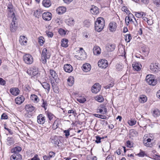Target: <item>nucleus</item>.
Returning a JSON list of instances; mask_svg holds the SVG:
<instances>
[{
  "label": "nucleus",
  "mask_w": 160,
  "mask_h": 160,
  "mask_svg": "<svg viewBox=\"0 0 160 160\" xmlns=\"http://www.w3.org/2000/svg\"><path fill=\"white\" fill-rule=\"evenodd\" d=\"M104 20L103 18L99 17L97 18L95 23V29L98 32L101 31L104 26Z\"/></svg>",
  "instance_id": "nucleus-1"
},
{
  "label": "nucleus",
  "mask_w": 160,
  "mask_h": 160,
  "mask_svg": "<svg viewBox=\"0 0 160 160\" xmlns=\"http://www.w3.org/2000/svg\"><path fill=\"white\" fill-rule=\"evenodd\" d=\"M50 56L51 54L49 50L46 48H44L41 54V61L42 62L43 64L46 63L47 62V59H49Z\"/></svg>",
  "instance_id": "nucleus-2"
},
{
  "label": "nucleus",
  "mask_w": 160,
  "mask_h": 160,
  "mask_svg": "<svg viewBox=\"0 0 160 160\" xmlns=\"http://www.w3.org/2000/svg\"><path fill=\"white\" fill-rule=\"evenodd\" d=\"M77 52L78 54L76 55L75 57L79 60H82L86 58V54L82 48H78Z\"/></svg>",
  "instance_id": "nucleus-3"
},
{
  "label": "nucleus",
  "mask_w": 160,
  "mask_h": 160,
  "mask_svg": "<svg viewBox=\"0 0 160 160\" xmlns=\"http://www.w3.org/2000/svg\"><path fill=\"white\" fill-rule=\"evenodd\" d=\"M147 82L150 85L154 86L157 83V80L155 79L154 76L152 75H148L146 78Z\"/></svg>",
  "instance_id": "nucleus-4"
},
{
  "label": "nucleus",
  "mask_w": 160,
  "mask_h": 160,
  "mask_svg": "<svg viewBox=\"0 0 160 160\" xmlns=\"http://www.w3.org/2000/svg\"><path fill=\"white\" fill-rule=\"evenodd\" d=\"M12 18V22L10 25V29L12 32H14L17 29V25L16 23V18L15 14L13 13Z\"/></svg>",
  "instance_id": "nucleus-5"
},
{
  "label": "nucleus",
  "mask_w": 160,
  "mask_h": 160,
  "mask_svg": "<svg viewBox=\"0 0 160 160\" xmlns=\"http://www.w3.org/2000/svg\"><path fill=\"white\" fill-rule=\"evenodd\" d=\"M23 59L24 62L27 64H31L33 62L32 57L29 54L24 55L23 56Z\"/></svg>",
  "instance_id": "nucleus-6"
},
{
  "label": "nucleus",
  "mask_w": 160,
  "mask_h": 160,
  "mask_svg": "<svg viewBox=\"0 0 160 160\" xmlns=\"http://www.w3.org/2000/svg\"><path fill=\"white\" fill-rule=\"evenodd\" d=\"M97 111V112L103 114H106L108 112L106 106L103 104L100 105L98 107Z\"/></svg>",
  "instance_id": "nucleus-7"
},
{
  "label": "nucleus",
  "mask_w": 160,
  "mask_h": 160,
  "mask_svg": "<svg viewBox=\"0 0 160 160\" xmlns=\"http://www.w3.org/2000/svg\"><path fill=\"white\" fill-rule=\"evenodd\" d=\"M98 66L102 68H106L108 65L107 61L105 59H100L98 62Z\"/></svg>",
  "instance_id": "nucleus-8"
},
{
  "label": "nucleus",
  "mask_w": 160,
  "mask_h": 160,
  "mask_svg": "<svg viewBox=\"0 0 160 160\" xmlns=\"http://www.w3.org/2000/svg\"><path fill=\"white\" fill-rule=\"evenodd\" d=\"M27 72L32 77L35 76L38 73V69L37 67L30 68L28 70Z\"/></svg>",
  "instance_id": "nucleus-9"
},
{
  "label": "nucleus",
  "mask_w": 160,
  "mask_h": 160,
  "mask_svg": "<svg viewBox=\"0 0 160 160\" xmlns=\"http://www.w3.org/2000/svg\"><path fill=\"white\" fill-rule=\"evenodd\" d=\"M101 89V87L99 83H96L94 84L92 88V93H96L98 92Z\"/></svg>",
  "instance_id": "nucleus-10"
},
{
  "label": "nucleus",
  "mask_w": 160,
  "mask_h": 160,
  "mask_svg": "<svg viewBox=\"0 0 160 160\" xmlns=\"http://www.w3.org/2000/svg\"><path fill=\"white\" fill-rule=\"evenodd\" d=\"M151 139L150 138L147 139L145 137L143 138V143L144 145L146 147H152L153 146L152 143L151 142Z\"/></svg>",
  "instance_id": "nucleus-11"
},
{
  "label": "nucleus",
  "mask_w": 160,
  "mask_h": 160,
  "mask_svg": "<svg viewBox=\"0 0 160 160\" xmlns=\"http://www.w3.org/2000/svg\"><path fill=\"white\" fill-rule=\"evenodd\" d=\"M51 139V142L54 144L55 147H57V146H59V144L60 142V140L58 138V137L55 136L53 137H52Z\"/></svg>",
  "instance_id": "nucleus-12"
},
{
  "label": "nucleus",
  "mask_w": 160,
  "mask_h": 160,
  "mask_svg": "<svg viewBox=\"0 0 160 160\" xmlns=\"http://www.w3.org/2000/svg\"><path fill=\"white\" fill-rule=\"evenodd\" d=\"M52 14L49 12H46L43 13L42 18L46 21H49L52 18Z\"/></svg>",
  "instance_id": "nucleus-13"
},
{
  "label": "nucleus",
  "mask_w": 160,
  "mask_h": 160,
  "mask_svg": "<svg viewBox=\"0 0 160 160\" xmlns=\"http://www.w3.org/2000/svg\"><path fill=\"white\" fill-rule=\"evenodd\" d=\"M150 68L152 71L154 72H158L159 69V67L158 64L154 63H152L150 64Z\"/></svg>",
  "instance_id": "nucleus-14"
},
{
  "label": "nucleus",
  "mask_w": 160,
  "mask_h": 160,
  "mask_svg": "<svg viewBox=\"0 0 160 160\" xmlns=\"http://www.w3.org/2000/svg\"><path fill=\"white\" fill-rule=\"evenodd\" d=\"M37 122L39 124H42L44 123L45 121L44 116L42 114H40L37 116Z\"/></svg>",
  "instance_id": "nucleus-15"
},
{
  "label": "nucleus",
  "mask_w": 160,
  "mask_h": 160,
  "mask_svg": "<svg viewBox=\"0 0 160 160\" xmlns=\"http://www.w3.org/2000/svg\"><path fill=\"white\" fill-rule=\"evenodd\" d=\"M134 17L133 15L131 13H129L128 16L126 17L125 21L127 25H128L130 23H131Z\"/></svg>",
  "instance_id": "nucleus-16"
},
{
  "label": "nucleus",
  "mask_w": 160,
  "mask_h": 160,
  "mask_svg": "<svg viewBox=\"0 0 160 160\" xmlns=\"http://www.w3.org/2000/svg\"><path fill=\"white\" fill-rule=\"evenodd\" d=\"M22 156L19 153H14L10 157L11 160H21Z\"/></svg>",
  "instance_id": "nucleus-17"
},
{
  "label": "nucleus",
  "mask_w": 160,
  "mask_h": 160,
  "mask_svg": "<svg viewBox=\"0 0 160 160\" xmlns=\"http://www.w3.org/2000/svg\"><path fill=\"white\" fill-rule=\"evenodd\" d=\"M83 71L86 72H88L90 71L91 69V65L88 63H85L83 65L82 67Z\"/></svg>",
  "instance_id": "nucleus-18"
},
{
  "label": "nucleus",
  "mask_w": 160,
  "mask_h": 160,
  "mask_svg": "<svg viewBox=\"0 0 160 160\" xmlns=\"http://www.w3.org/2000/svg\"><path fill=\"white\" fill-rule=\"evenodd\" d=\"M90 12L93 15H97L99 13V10L98 8L94 6H92L90 9Z\"/></svg>",
  "instance_id": "nucleus-19"
},
{
  "label": "nucleus",
  "mask_w": 160,
  "mask_h": 160,
  "mask_svg": "<svg viewBox=\"0 0 160 160\" xmlns=\"http://www.w3.org/2000/svg\"><path fill=\"white\" fill-rule=\"evenodd\" d=\"M64 69L66 72L70 73L72 71L73 68L70 64H67L64 65Z\"/></svg>",
  "instance_id": "nucleus-20"
},
{
  "label": "nucleus",
  "mask_w": 160,
  "mask_h": 160,
  "mask_svg": "<svg viewBox=\"0 0 160 160\" xmlns=\"http://www.w3.org/2000/svg\"><path fill=\"white\" fill-rule=\"evenodd\" d=\"M147 121L148 120L146 119H142L140 120L138 123L139 125L141 127H146L147 124Z\"/></svg>",
  "instance_id": "nucleus-21"
},
{
  "label": "nucleus",
  "mask_w": 160,
  "mask_h": 160,
  "mask_svg": "<svg viewBox=\"0 0 160 160\" xmlns=\"http://www.w3.org/2000/svg\"><path fill=\"white\" fill-rule=\"evenodd\" d=\"M117 27V24L116 22H112L109 24V29L111 32L115 31Z\"/></svg>",
  "instance_id": "nucleus-22"
},
{
  "label": "nucleus",
  "mask_w": 160,
  "mask_h": 160,
  "mask_svg": "<svg viewBox=\"0 0 160 160\" xmlns=\"http://www.w3.org/2000/svg\"><path fill=\"white\" fill-rule=\"evenodd\" d=\"M20 91L16 88H12L10 89V93L13 95L17 96L19 94Z\"/></svg>",
  "instance_id": "nucleus-23"
},
{
  "label": "nucleus",
  "mask_w": 160,
  "mask_h": 160,
  "mask_svg": "<svg viewBox=\"0 0 160 160\" xmlns=\"http://www.w3.org/2000/svg\"><path fill=\"white\" fill-rule=\"evenodd\" d=\"M24 100V98L23 96H20L18 97L15 99V101L17 104H20L22 103Z\"/></svg>",
  "instance_id": "nucleus-24"
},
{
  "label": "nucleus",
  "mask_w": 160,
  "mask_h": 160,
  "mask_svg": "<svg viewBox=\"0 0 160 160\" xmlns=\"http://www.w3.org/2000/svg\"><path fill=\"white\" fill-rule=\"evenodd\" d=\"M66 10V8L63 6L59 7L57 9V12L59 14H61L65 13Z\"/></svg>",
  "instance_id": "nucleus-25"
},
{
  "label": "nucleus",
  "mask_w": 160,
  "mask_h": 160,
  "mask_svg": "<svg viewBox=\"0 0 160 160\" xmlns=\"http://www.w3.org/2000/svg\"><path fill=\"white\" fill-rule=\"evenodd\" d=\"M93 54L95 55H99L101 52V50L100 48L98 46H95L93 49Z\"/></svg>",
  "instance_id": "nucleus-26"
},
{
  "label": "nucleus",
  "mask_w": 160,
  "mask_h": 160,
  "mask_svg": "<svg viewBox=\"0 0 160 160\" xmlns=\"http://www.w3.org/2000/svg\"><path fill=\"white\" fill-rule=\"evenodd\" d=\"M26 110L27 112L28 113L29 112H32L35 110V107L29 104L26 106Z\"/></svg>",
  "instance_id": "nucleus-27"
},
{
  "label": "nucleus",
  "mask_w": 160,
  "mask_h": 160,
  "mask_svg": "<svg viewBox=\"0 0 160 160\" xmlns=\"http://www.w3.org/2000/svg\"><path fill=\"white\" fill-rule=\"evenodd\" d=\"M19 42L21 45H24L27 43V38L24 36H21Z\"/></svg>",
  "instance_id": "nucleus-28"
},
{
  "label": "nucleus",
  "mask_w": 160,
  "mask_h": 160,
  "mask_svg": "<svg viewBox=\"0 0 160 160\" xmlns=\"http://www.w3.org/2000/svg\"><path fill=\"white\" fill-rule=\"evenodd\" d=\"M50 73L51 76L54 79L55 82H57V80H58V79H57L58 75L56 72L52 70H50Z\"/></svg>",
  "instance_id": "nucleus-29"
},
{
  "label": "nucleus",
  "mask_w": 160,
  "mask_h": 160,
  "mask_svg": "<svg viewBox=\"0 0 160 160\" xmlns=\"http://www.w3.org/2000/svg\"><path fill=\"white\" fill-rule=\"evenodd\" d=\"M42 87L46 90L47 92L48 93L50 91V86L49 84L46 82H43L41 83Z\"/></svg>",
  "instance_id": "nucleus-30"
},
{
  "label": "nucleus",
  "mask_w": 160,
  "mask_h": 160,
  "mask_svg": "<svg viewBox=\"0 0 160 160\" xmlns=\"http://www.w3.org/2000/svg\"><path fill=\"white\" fill-rule=\"evenodd\" d=\"M42 4L44 7L46 8L49 7L51 5V2L50 0H43Z\"/></svg>",
  "instance_id": "nucleus-31"
},
{
  "label": "nucleus",
  "mask_w": 160,
  "mask_h": 160,
  "mask_svg": "<svg viewBox=\"0 0 160 160\" xmlns=\"http://www.w3.org/2000/svg\"><path fill=\"white\" fill-rule=\"evenodd\" d=\"M7 144L9 146L12 145L14 143V140L13 138L9 137L7 139Z\"/></svg>",
  "instance_id": "nucleus-32"
},
{
  "label": "nucleus",
  "mask_w": 160,
  "mask_h": 160,
  "mask_svg": "<svg viewBox=\"0 0 160 160\" xmlns=\"http://www.w3.org/2000/svg\"><path fill=\"white\" fill-rule=\"evenodd\" d=\"M140 66H141V65L137 62H133L132 64V66L133 69L137 71L140 69L141 67Z\"/></svg>",
  "instance_id": "nucleus-33"
},
{
  "label": "nucleus",
  "mask_w": 160,
  "mask_h": 160,
  "mask_svg": "<svg viewBox=\"0 0 160 160\" xmlns=\"http://www.w3.org/2000/svg\"><path fill=\"white\" fill-rule=\"evenodd\" d=\"M152 114L154 117H158L160 115V111L157 108L154 109L152 110Z\"/></svg>",
  "instance_id": "nucleus-34"
},
{
  "label": "nucleus",
  "mask_w": 160,
  "mask_h": 160,
  "mask_svg": "<svg viewBox=\"0 0 160 160\" xmlns=\"http://www.w3.org/2000/svg\"><path fill=\"white\" fill-rule=\"evenodd\" d=\"M68 39L64 38L62 39L61 41V46L63 47L66 48L68 47Z\"/></svg>",
  "instance_id": "nucleus-35"
},
{
  "label": "nucleus",
  "mask_w": 160,
  "mask_h": 160,
  "mask_svg": "<svg viewBox=\"0 0 160 160\" xmlns=\"http://www.w3.org/2000/svg\"><path fill=\"white\" fill-rule=\"evenodd\" d=\"M68 84L69 86H72L74 82V78L72 76L69 77L68 79Z\"/></svg>",
  "instance_id": "nucleus-36"
},
{
  "label": "nucleus",
  "mask_w": 160,
  "mask_h": 160,
  "mask_svg": "<svg viewBox=\"0 0 160 160\" xmlns=\"http://www.w3.org/2000/svg\"><path fill=\"white\" fill-rule=\"evenodd\" d=\"M22 150V148L21 147L18 146L14 148L11 150L12 152L14 153H18Z\"/></svg>",
  "instance_id": "nucleus-37"
},
{
  "label": "nucleus",
  "mask_w": 160,
  "mask_h": 160,
  "mask_svg": "<svg viewBox=\"0 0 160 160\" xmlns=\"http://www.w3.org/2000/svg\"><path fill=\"white\" fill-rule=\"evenodd\" d=\"M107 50L109 52H112L113 51L115 48V46L113 44H109L106 47Z\"/></svg>",
  "instance_id": "nucleus-38"
},
{
  "label": "nucleus",
  "mask_w": 160,
  "mask_h": 160,
  "mask_svg": "<svg viewBox=\"0 0 160 160\" xmlns=\"http://www.w3.org/2000/svg\"><path fill=\"white\" fill-rule=\"evenodd\" d=\"M135 16L139 18H142L143 16L146 15L145 13L143 12H136L135 14Z\"/></svg>",
  "instance_id": "nucleus-39"
},
{
  "label": "nucleus",
  "mask_w": 160,
  "mask_h": 160,
  "mask_svg": "<svg viewBox=\"0 0 160 160\" xmlns=\"http://www.w3.org/2000/svg\"><path fill=\"white\" fill-rule=\"evenodd\" d=\"M30 98L31 100L35 102H38L39 101V99L38 97L34 94L31 95Z\"/></svg>",
  "instance_id": "nucleus-40"
},
{
  "label": "nucleus",
  "mask_w": 160,
  "mask_h": 160,
  "mask_svg": "<svg viewBox=\"0 0 160 160\" xmlns=\"http://www.w3.org/2000/svg\"><path fill=\"white\" fill-rule=\"evenodd\" d=\"M95 99L99 102H102L104 101V98L102 96H97L95 97Z\"/></svg>",
  "instance_id": "nucleus-41"
},
{
  "label": "nucleus",
  "mask_w": 160,
  "mask_h": 160,
  "mask_svg": "<svg viewBox=\"0 0 160 160\" xmlns=\"http://www.w3.org/2000/svg\"><path fill=\"white\" fill-rule=\"evenodd\" d=\"M67 24L69 26L72 25L74 24V20L72 18H69L66 21Z\"/></svg>",
  "instance_id": "nucleus-42"
},
{
  "label": "nucleus",
  "mask_w": 160,
  "mask_h": 160,
  "mask_svg": "<svg viewBox=\"0 0 160 160\" xmlns=\"http://www.w3.org/2000/svg\"><path fill=\"white\" fill-rule=\"evenodd\" d=\"M147 100V98L146 97L142 96L140 97L139 99V101L142 103H144Z\"/></svg>",
  "instance_id": "nucleus-43"
},
{
  "label": "nucleus",
  "mask_w": 160,
  "mask_h": 160,
  "mask_svg": "<svg viewBox=\"0 0 160 160\" xmlns=\"http://www.w3.org/2000/svg\"><path fill=\"white\" fill-rule=\"evenodd\" d=\"M138 20V19L137 20L134 17V18L132 20V21L131 22V24H133L135 27H136L138 26V25L137 21Z\"/></svg>",
  "instance_id": "nucleus-44"
},
{
  "label": "nucleus",
  "mask_w": 160,
  "mask_h": 160,
  "mask_svg": "<svg viewBox=\"0 0 160 160\" xmlns=\"http://www.w3.org/2000/svg\"><path fill=\"white\" fill-rule=\"evenodd\" d=\"M136 121L134 119H131L128 121V124L130 126H133L136 123Z\"/></svg>",
  "instance_id": "nucleus-45"
},
{
  "label": "nucleus",
  "mask_w": 160,
  "mask_h": 160,
  "mask_svg": "<svg viewBox=\"0 0 160 160\" xmlns=\"http://www.w3.org/2000/svg\"><path fill=\"white\" fill-rule=\"evenodd\" d=\"M41 102H42V104L41 105L42 107L44 108L45 110H46L48 106L46 101H45L44 100L42 99V100Z\"/></svg>",
  "instance_id": "nucleus-46"
},
{
  "label": "nucleus",
  "mask_w": 160,
  "mask_h": 160,
  "mask_svg": "<svg viewBox=\"0 0 160 160\" xmlns=\"http://www.w3.org/2000/svg\"><path fill=\"white\" fill-rule=\"evenodd\" d=\"M59 124L57 121H55L53 123L52 126L53 129L54 130L56 129L58 127Z\"/></svg>",
  "instance_id": "nucleus-47"
},
{
  "label": "nucleus",
  "mask_w": 160,
  "mask_h": 160,
  "mask_svg": "<svg viewBox=\"0 0 160 160\" xmlns=\"http://www.w3.org/2000/svg\"><path fill=\"white\" fill-rule=\"evenodd\" d=\"M94 116L96 117L102 119H105L106 118V117L105 115H103L101 114H94Z\"/></svg>",
  "instance_id": "nucleus-48"
},
{
  "label": "nucleus",
  "mask_w": 160,
  "mask_h": 160,
  "mask_svg": "<svg viewBox=\"0 0 160 160\" xmlns=\"http://www.w3.org/2000/svg\"><path fill=\"white\" fill-rule=\"evenodd\" d=\"M59 34L62 36L65 35L66 34V32L62 28H60L58 31Z\"/></svg>",
  "instance_id": "nucleus-49"
},
{
  "label": "nucleus",
  "mask_w": 160,
  "mask_h": 160,
  "mask_svg": "<svg viewBox=\"0 0 160 160\" xmlns=\"http://www.w3.org/2000/svg\"><path fill=\"white\" fill-rule=\"evenodd\" d=\"M131 39L132 37L130 34H128L126 35L125 40L127 42H129Z\"/></svg>",
  "instance_id": "nucleus-50"
},
{
  "label": "nucleus",
  "mask_w": 160,
  "mask_h": 160,
  "mask_svg": "<svg viewBox=\"0 0 160 160\" xmlns=\"http://www.w3.org/2000/svg\"><path fill=\"white\" fill-rule=\"evenodd\" d=\"M44 38L42 37H40L38 38V42L41 45H42L43 44L44 41Z\"/></svg>",
  "instance_id": "nucleus-51"
},
{
  "label": "nucleus",
  "mask_w": 160,
  "mask_h": 160,
  "mask_svg": "<svg viewBox=\"0 0 160 160\" xmlns=\"http://www.w3.org/2000/svg\"><path fill=\"white\" fill-rule=\"evenodd\" d=\"M77 100L80 103H83L86 101V99L84 98L81 97L78 98L77 99Z\"/></svg>",
  "instance_id": "nucleus-52"
},
{
  "label": "nucleus",
  "mask_w": 160,
  "mask_h": 160,
  "mask_svg": "<svg viewBox=\"0 0 160 160\" xmlns=\"http://www.w3.org/2000/svg\"><path fill=\"white\" fill-rule=\"evenodd\" d=\"M47 115L50 121H51L54 116V115L50 112H48Z\"/></svg>",
  "instance_id": "nucleus-53"
},
{
  "label": "nucleus",
  "mask_w": 160,
  "mask_h": 160,
  "mask_svg": "<svg viewBox=\"0 0 160 160\" xmlns=\"http://www.w3.org/2000/svg\"><path fill=\"white\" fill-rule=\"evenodd\" d=\"M123 68L122 64H118L116 66V69L118 71L122 70Z\"/></svg>",
  "instance_id": "nucleus-54"
},
{
  "label": "nucleus",
  "mask_w": 160,
  "mask_h": 160,
  "mask_svg": "<svg viewBox=\"0 0 160 160\" xmlns=\"http://www.w3.org/2000/svg\"><path fill=\"white\" fill-rule=\"evenodd\" d=\"M138 156L140 157H143L145 155V154L144 151L140 150V152L138 154Z\"/></svg>",
  "instance_id": "nucleus-55"
},
{
  "label": "nucleus",
  "mask_w": 160,
  "mask_h": 160,
  "mask_svg": "<svg viewBox=\"0 0 160 160\" xmlns=\"http://www.w3.org/2000/svg\"><path fill=\"white\" fill-rule=\"evenodd\" d=\"M114 85V83L113 82H111L110 84L106 86L104 88L106 89H110L112 88Z\"/></svg>",
  "instance_id": "nucleus-56"
},
{
  "label": "nucleus",
  "mask_w": 160,
  "mask_h": 160,
  "mask_svg": "<svg viewBox=\"0 0 160 160\" xmlns=\"http://www.w3.org/2000/svg\"><path fill=\"white\" fill-rule=\"evenodd\" d=\"M154 3L157 7H160V0H155Z\"/></svg>",
  "instance_id": "nucleus-57"
},
{
  "label": "nucleus",
  "mask_w": 160,
  "mask_h": 160,
  "mask_svg": "<svg viewBox=\"0 0 160 160\" xmlns=\"http://www.w3.org/2000/svg\"><path fill=\"white\" fill-rule=\"evenodd\" d=\"M145 16H143L142 17V18L143 19V20L145 21H146L148 23V24H149L150 25H152V22H149L150 21V20H148V18L145 17Z\"/></svg>",
  "instance_id": "nucleus-58"
},
{
  "label": "nucleus",
  "mask_w": 160,
  "mask_h": 160,
  "mask_svg": "<svg viewBox=\"0 0 160 160\" xmlns=\"http://www.w3.org/2000/svg\"><path fill=\"white\" fill-rule=\"evenodd\" d=\"M41 14L40 12L39 11L36 10L34 12V15L36 17H38Z\"/></svg>",
  "instance_id": "nucleus-59"
},
{
  "label": "nucleus",
  "mask_w": 160,
  "mask_h": 160,
  "mask_svg": "<svg viewBox=\"0 0 160 160\" xmlns=\"http://www.w3.org/2000/svg\"><path fill=\"white\" fill-rule=\"evenodd\" d=\"M96 140L95 141V142H96L97 143H100L101 142V139L103 138H102L98 136H96Z\"/></svg>",
  "instance_id": "nucleus-60"
},
{
  "label": "nucleus",
  "mask_w": 160,
  "mask_h": 160,
  "mask_svg": "<svg viewBox=\"0 0 160 160\" xmlns=\"http://www.w3.org/2000/svg\"><path fill=\"white\" fill-rule=\"evenodd\" d=\"M69 130V129L68 130H65L64 131V133L65 134V135L67 138L70 135Z\"/></svg>",
  "instance_id": "nucleus-61"
},
{
  "label": "nucleus",
  "mask_w": 160,
  "mask_h": 160,
  "mask_svg": "<svg viewBox=\"0 0 160 160\" xmlns=\"http://www.w3.org/2000/svg\"><path fill=\"white\" fill-rule=\"evenodd\" d=\"M6 83V81L2 78H0V84L4 85Z\"/></svg>",
  "instance_id": "nucleus-62"
},
{
  "label": "nucleus",
  "mask_w": 160,
  "mask_h": 160,
  "mask_svg": "<svg viewBox=\"0 0 160 160\" xmlns=\"http://www.w3.org/2000/svg\"><path fill=\"white\" fill-rule=\"evenodd\" d=\"M127 146L129 148H131L132 146V142L129 140L127 141Z\"/></svg>",
  "instance_id": "nucleus-63"
},
{
  "label": "nucleus",
  "mask_w": 160,
  "mask_h": 160,
  "mask_svg": "<svg viewBox=\"0 0 160 160\" xmlns=\"http://www.w3.org/2000/svg\"><path fill=\"white\" fill-rule=\"evenodd\" d=\"M30 160H39V158H38V156L37 154L35 155L32 158H31Z\"/></svg>",
  "instance_id": "nucleus-64"
}]
</instances>
